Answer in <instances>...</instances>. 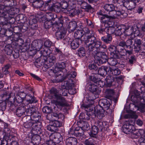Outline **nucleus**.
<instances>
[{"mask_svg": "<svg viewBox=\"0 0 145 145\" xmlns=\"http://www.w3.org/2000/svg\"><path fill=\"white\" fill-rule=\"evenodd\" d=\"M90 103L92 104L91 106L88 107L86 105H83L82 106L85 107L86 111H89V114L90 115L92 114L94 117L96 116L99 119H102L104 116V110L102 109L101 110L99 106H95L93 100H90Z\"/></svg>", "mask_w": 145, "mask_h": 145, "instance_id": "f257e3e1", "label": "nucleus"}, {"mask_svg": "<svg viewBox=\"0 0 145 145\" xmlns=\"http://www.w3.org/2000/svg\"><path fill=\"white\" fill-rule=\"evenodd\" d=\"M89 32L91 35L88 36L86 39H85L84 41L85 43L87 44V45L88 46L89 50L92 51L95 48H99L101 45V42L97 41L95 43V38L94 36V32L92 31H90Z\"/></svg>", "mask_w": 145, "mask_h": 145, "instance_id": "f03ea898", "label": "nucleus"}, {"mask_svg": "<svg viewBox=\"0 0 145 145\" xmlns=\"http://www.w3.org/2000/svg\"><path fill=\"white\" fill-rule=\"evenodd\" d=\"M104 9L109 12V17L112 19L115 18L118 16L121 15L123 13V11H120L117 9L113 4H106L104 7Z\"/></svg>", "mask_w": 145, "mask_h": 145, "instance_id": "7ed1b4c3", "label": "nucleus"}, {"mask_svg": "<svg viewBox=\"0 0 145 145\" xmlns=\"http://www.w3.org/2000/svg\"><path fill=\"white\" fill-rule=\"evenodd\" d=\"M126 31L124 32L125 37H130V38L133 39L136 37L138 36L140 34L139 28L137 25H134L130 28L129 26L126 27Z\"/></svg>", "mask_w": 145, "mask_h": 145, "instance_id": "20e7f679", "label": "nucleus"}, {"mask_svg": "<svg viewBox=\"0 0 145 145\" xmlns=\"http://www.w3.org/2000/svg\"><path fill=\"white\" fill-rule=\"evenodd\" d=\"M2 1L3 0H0V10H2V11H0V16L7 19L9 14H13V13L11 12H12L13 9L10 6H5L2 4Z\"/></svg>", "mask_w": 145, "mask_h": 145, "instance_id": "39448f33", "label": "nucleus"}, {"mask_svg": "<svg viewBox=\"0 0 145 145\" xmlns=\"http://www.w3.org/2000/svg\"><path fill=\"white\" fill-rule=\"evenodd\" d=\"M61 94H59L55 90V105L58 108L65 105L66 101L64 98L61 96Z\"/></svg>", "mask_w": 145, "mask_h": 145, "instance_id": "423d86ee", "label": "nucleus"}, {"mask_svg": "<svg viewBox=\"0 0 145 145\" xmlns=\"http://www.w3.org/2000/svg\"><path fill=\"white\" fill-rule=\"evenodd\" d=\"M72 80H69L68 81H65L62 83V89L60 90V92H62V95L64 96H66L67 95L68 89L70 88L71 84V82Z\"/></svg>", "mask_w": 145, "mask_h": 145, "instance_id": "0eeeda50", "label": "nucleus"}, {"mask_svg": "<svg viewBox=\"0 0 145 145\" xmlns=\"http://www.w3.org/2000/svg\"><path fill=\"white\" fill-rule=\"evenodd\" d=\"M93 82V84L90 83L88 85V89L90 91L93 93L95 94L96 97H98V95L101 91V88H99L97 84H95V82Z\"/></svg>", "mask_w": 145, "mask_h": 145, "instance_id": "6e6552de", "label": "nucleus"}, {"mask_svg": "<svg viewBox=\"0 0 145 145\" xmlns=\"http://www.w3.org/2000/svg\"><path fill=\"white\" fill-rule=\"evenodd\" d=\"M123 132L126 134H130L135 130V127L132 125L130 124L127 122L123 125L122 127Z\"/></svg>", "mask_w": 145, "mask_h": 145, "instance_id": "1a4fd4ad", "label": "nucleus"}, {"mask_svg": "<svg viewBox=\"0 0 145 145\" xmlns=\"http://www.w3.org/2000/svg\"><path fill=\"white\" fill-rule=\"evenodd\" d=\"M99 106L105 110L108 109L110 105V103L109 101L105 99H101L99 102Z\"/></svg>", "mask_w": 145, "mask_h": 145, "instance_id": "9d476101", "label": "nucleus"}, {"mask_svg": "<svg viewBox=\"0 0 145 145\" xmlns=\"http://www.w3.org/2000/svg\"><path fill=\"white\" fill-rule=\"evenodd\" d=\"M63 116V115L60 113L57 112L55 114V127H59L61 126L62 124L61 121Z\"/></svg>", "mask_w": 145, "mask_h": 145, "instance_id": "9b49d317", "label": "nucleus"}, {"mask_svg": "<svg viewBox=\"0 0 145 145\" xmlns=\"http://www.w3.org/2000/svg\"><path fill=\"white\" fill-rule=\"evenodd\" d=\"M109 71H111V69L110 67L105 66H102L99 68L98 70V74L103 76H105L107 72H109Z\"/></svg>", "mask_w": 145, "mask_h": 145, "instance_id": "f8f14e48", "label": "nucleus"}, {"mask_svg": "<svg viewBox=\"0 0 145 145\" xmlns=\"http://www.w3.org/2000/svg\"><path fill=\"white\" fill-rule=\"evenodd\" d=\"M115 28L112 26L106 27L105 29L102 28L100 30H98L100 33H102L104 31L105 32L107 35H110L114 33Z\"/></svg>", "mask_w": 145, "mask_h": 145, "instance_id": "ddd939ff", "label": "nucleus"}, {"mask_svg": "<svg viewBox=\"0 0 145 145\" xmlns=\"http://www.w3.org/2000/svg\"><path fill=\"white\" fill-rule=\"evenodd\" d=\"M43 46V42L42 40L38 39L33 42L31 44V46L33 47V49L39 50L42 48Z\"/></svg>", "mask_w": 145, "mask_h": 145, "instance_id": "4468645a", "label": "nucleus"}, {"mask_svg": "<svg viewBox=\"0 0 145 145\" xmlns=\"http://www.w3.org/2000/svg\"><path fill=\"white\" fill-rule=\"evenodd\" d=\"M97 55V56H100L98 61L101 64H103L106 63L107 61H108V58L105 54L104 52H100Z\"/></svg>", "mask_w": 145, "mask_h": 145, "instance_id": "2eb2a0df", "label": "nucleus"}, {"mask_svg": "<svg viewBox=\"0 0 145 145\" xmlns=\"http://www.w3.org/2000/svg\"><path fill=\"white\" fill-rule=\"evenodd\" d=\"M126 26L124 25L119 26L115 30L114 33L116 35H120L126 31Z\"/></svg>", "mask_w": 145, "mask_h": 145, "instance_id": "dca6fc26", "label": "nucleus"}, {"mask_svg": "<svg viewBox=\"0 0 145 145\" xmlns=\"http://www.w3.org/2000/svg\"><path fill=\"white\" fill-rule=\"evenodd\" d=\"M91 80L93 82H95V84H96L99 88L103 87L105 85V82L96 78L95 76H91Z\"/></svg>", "mask_w": 145, "mask_h": 145, "instance_id": "f3484780", "label": "nucleus"}, {"mask_svg": "<svg viewBox=\"0 0 145 145\" xmlns=\"http://www.w3.org/2000/svg\"><path fill=\"white\" fill-rule=\"evenodd\" d=\"M85 32L83 30H78L75 31L74 34V36L75 38L80 39L81 37H84V41L85 39H86V38L88 36L84 35Z\"/></svg>", "mask_w": 145, "mask_h": 145, "instance_id": "a211bd4d", "label": "nucleus"}, {"mask_svg": "<svg viewBox=\"0 0 145 145\" xmlns=\"http://www.w3.org/2000/svg\"><path fill=\"white\" fill-rule=\"evenodd\" d=\"M45 7H48L47 9L51 11H54V3L53 0H49L46 2L44 4Z\"/></svg>", "mask_w": 145, "mask_h": 145, "instance_id": "6ab92c4d", "label": "nucleus"}, {"mask_svg": "<svg viewBox=\"0 0 145 145\" xmlns=\"http://www.w3.org/2000/svg\"><path fill=\"white\" fill-rule=\"evenodd\" d=\"M66 32L65 29L63 27H61L59 31L56 33V36L57 39H61L65 35Z\"/></svg>", "mask_w": 145, "mask_h": 145, "instance_id": "aec40b11", "label": "nucleus"}, {"mask_svg": "<svg viewBox=\"0 0 145 145\" xmlns=\"http://www.w3.org/2000/svg\"><path fill=\"white\" fill-rule=\"evenodd\" d=\"M140 82L141 84L144 87L145 89V82L144 81H140ZM135 93L140 95V97H142V99H141V102L142 103L144 102H145V90L144 92L142 91L141 93H139V92L137 90H136L135 91ZM142 104L145 105V103H143Z\"/></svg>", "mask_w": 145, "mask_h": 145, "instance_id": "412c9836", "label": "nucleus"}, {"mask_svg": "<svg viewBox=\"0 0 145 145\" xmlns=\"http://www.w3.org/2000/svg\"><path fill=\"white\" fill-rule=\"evenodd\" d=\"M81 41L80 39L75 38L71 42V48L73 49H76L79 45V43Z\"/></svg>", "mask_w": 145, "mask_h": 145, "instance_id": "4be33fe9", "label": "nucleus"}, {"mask_svg": "<svg viewBox=\"0 0 145 145\" xmlns=\"http://www.w3.org/2000/svg\"><path fill=\"white\" fill-rule=\"evenodd\" d=\"M4 132L5 133V137H6V139L8 140L10 139V140H11V138H14L15 137L13 136L12 135H10V129L8 128H6L5 127L4 128L3 130Z\"/></svg>", "mask_w": 145, "mask_h": 145, "instance_id": "5701e85b", "label": "nucleus"}, {"mask_svg": "<svg viewBox=\"0 0 145 145\" xmlns=\"http://www.w3.org/2000/svg\"><path fill=\"white\" fill-rule=\"evenodd\" d=\"M66 142L67 145H76L77 141L75 138L70 137L67 139Z\"/></svg>", "mask_w": 145, "mask_h": 145, "instance_id": "b1692460", "label": "nucleus"}, {"mask_svg": "<svg viewBox=\"0 0 145 145\" xmlns=\"http://www.w3.org/2000/svg\"><path fill=\"white\" fill-rule=\"evenodd\" d=\"M32 129L34 130H39L41 129L42 125L41 122L38 121H34L33 123Z\"/></svg>", "mask_w": 145, "mask_h": 145, "instance_id": "393cba45", "label": "nucleus"}, {"mask_svg": "<svg viewBox=\"0 0 145 145\" xmlns=\"http://www.w3.org/2000/svg\"><path fill=\"white\" fill-rule=\"evenodd\" d=\"M114 93V90L111 89H107L105 92V94L106 97L111 99H112Z\"/></svg>", "mask_w": 145, "mask_h": 145, "instance_id": "a878e982", "label": "nucleus"}, {"mask_svg": "<svg viewBox=\"0 0 145 145\" xmlns=\"http://www.w3.org/2000/svg\"><path fill=\"white\" fill-rule=\"evenodd\" d=\"M24 114H25V108L24 107L21 106L17 109L16 114L18 116H21Z\"/></svg>", "mask_w": 145, "mask_h": 145, "instance_id": "bb28decb", "label": "nucleus"}, {"mask_svg": "<svg viewBox=\"0 0 145 145\" xmlns=\"http://www.w3.org/2000/svg\"><path fill=\"white\" fill-rule=\"evenodd\" d=\"M113 81V77L112 76H106L105 79V85L107 87H110L112 85V83Z\"/></svg>", "mask_w": 145, "mask_h": 145, "instance_id": "cd10ccee", "label": "nucleus"}, {"mask_svg": "<svg viewBox=\"0 0 145 145\" xmlns=\"http://www.w3.org/2000/svg\"><path fill=\"white\" fill-rule=\"evenodd\" d=\"M44 4L43 1L41 0H35L32 5L35 8H40L42 7Z\"/></svg>", "mask_w": 145, "mask_h": 145, "instance_id": "c85d7f7f", "label": "nucleus"}, {"mask_svg": "<svg viewBox=\"0 0 145 145\" xmlns=\"http://www.w3.org/2000/svg\"><path fill=\"white\" fill-rule=\"evenodd\" d=\"M54 22L53 20H50L48 21H47L44 22V26L45 28L47 29H49L52 27H54Z\"/></svg>", "mask_w": 145, "mask_h": 145, "instance_id": "c756f323", "label": "nucleus"}, {"mask_svg": "<svg viewBox=\"0 0 145 145\" xmlns=\"http://www.w3.org/2000/svg\"><path fill=\"white\" fill-rule=\"evenodd\" d=\"M107 124L106 122H103L101 120L98 121L95 123V124L97 125L101 130H103Z\"/></svg>", "mask_w": 145, "mask_h": 145, "instance_id": "7c9ffc66", "label": "nucleus"}, {"mask_svg": "<svg viewBox=\"0 0 145 145\" xmlns=\"http://www.w3.org/2000/svg\"><path fill=\"white\" fill-rule=\"evenodd\" d=\"M77 24L75 22H73L70 23L68 27V30L69 31H73L76 28Z\"/></svg>", "mask_w": 145, "mask_h": 145, "instance_id": "2f4dec72", "label": "nucleus"}, {"mask_svg": "<svg viewBox=\"0 0 145 145\" xmlns=\"http://www.w3.org/2000/svg\"><path fill=\"white\" fill-rule=\"evenodd\" d=\"M40 118V113L36 111L35 113H34L30 118H32L33 121H38Z\"/></svg>", "mask_w": 145, "mask_h": 145, "instance_id": "473e14b6", "label": "nucleus"}, {"mask_svg": "<svg viewBox=\"0 0 145 145\" xmlns=\"http://www.w3.org/2000/svg\"><path fill=\"white\" fill-rule=\"evenodd\" d=\"M28 119V121L24 122V127L26 128H32L33 123L34 122V121H33L32 119Z\"/></svg>", "mask_w": 145, "mask_h": 145, "instance_id": "72a5a7b5", "label": "nucleus"}, {"mask_svg": "<svg viewBox=\"0 0 145 145\" xmlns=\"http://www.w3.org/2000/svg\"><path fill=\"white\" fill-rule=\"evenodd\" d=\"M50 140L46 141V145H54V133H52L50 136Z\"/></svg>", "mask_w": 145, "mask_h": 145, "instance_id": "f704fd0d", "label": "nucleus"}, {"mask_svg": "<svg viewBox=\"0 0 145 145\" xmlns=\"http://www.w3.org/2000/svg\"><path fill=\"white\" fill-rule=\"evenodd\" d=\"M115 56L116 55L114 54L113 57H111L108 59V62L110 65L114 66L117 64V61L115 58Z\"/></svg>", "mask_w": 145, "mask_h": 145, "instance_id": "c9c22d12", "label": "nucleus"}, {"mask_svg": "<svg viewBox=\"0 0 145 145\" xmlns=\"http://www.w3.org/2000/svg\"><path fill=\"white\" fill-rule=\"evenodd\" d=\"M111 69V71H109V73L112 74L114 75H117L119 74L120 73V71L117 68H115V67H113L112 68L110 67Z\"/></svg>", "mask_w": 145, "mask_h": 145, "instance_id": "e433bc0d", "label": "nucleus"}, {"mask_svg": "<svg viewBox=\"0 0 145 145\" xmlns=\"http://www.w3.org/2000/svg\"><path fill=\"white\" fill-rule=\"evenodd\" d=\"M101 40L106 43H109L112 40V37L110 35H107L106 37H102Z\"/></svg>", "mask_w": 145, "mask_h": 145, "instance_id": "4c0bfd02", "label": "nucleus"}, {"mask_svg": "<svg viewBox=\"0 0 145 145\" xmlns=\"http://www.w3.org/2000/svg\"><path fill=\"white\" fill-rule=\"evenodd\" d=\"M4 50L6 54L10 55L12 52V48L10 45H7L5 47Z\"/></svg>", "mask_w": 145, "mask_h": 145, "instance_id": "58836bf2", "label": "nucleus"}, {"mask_svg": "<svg viewBox=\"0 0 145 145\" xmlns=\"http://www.w3.org/2000/svg\"><path fill=\"white\" fill-rule=\"evenodd\" d=\"M99 14L101 16L100 17V19L102 22H103V24H104L106 21H107L108 20L106 19L108 18L112 19L109 17V15H103L102 13L99 12Z\"/></svg>", "mask_w": 145, "mask_h": 145, "instance_id": "ea45409f", "label": "nucleus"}, {"mask_svg": "<svg viewBox=\"0 0 145 145\" xmlns=\"http://www.w3.org/2000/svg\"><path fill=\"white\" fill-rule=\"evenodd\" d=\"M37 22V20L34 18V17L31 16L30 18L29 21V25H33V26L36 27V24Z\"/></svg>", "mask_w": 145, "mask_h": 145, "instance_id": "a19ab883", "label": "nucleus"}, {"mask_svg": "<svg viewBox=\"0 0 145 145\" xmlns=\"http://www.w3.org/2000/svg\"><path fill=\"white\" fill-rule=\"evenodd\" d=\"M23 98V97H21L18 95L17 94L16 95L14 99V101L16 103H18L17 105L22 103L24 100Z\"/></svg>", "mask_w": 145, "mask_h": 145, "instance_id": "79ce46f5", "label": "nucleus"}, {"mask_svg": "<svg viewBox=\"0 0 145 145\" xmlns=\"http://www.w3.org/2000/svg\"><path fill=\"white\" fill-rule=\"evenodd\" d=\"M28 96L30 98L26 101L27 103H25L27 105L29 103L31 104L32 103H36L37 102V101L36 100L35 98V97L32 96L30 94Z\"/></svg>", "mask_w": 145, "mask_h": 145, "instance_id": "37998d69", "label": "nucleus"}, {"mask_svg": "<svg viewBox=\"0 0 145 145\" xmlns=\"http://www.w3.org/2000/svg\"><path fill=\"white\" fill-rule=\"evenodd\" d=\"M59 6L57 5H55V8L56 7L57 8L61 7L62 8L65 9L67 8L68 7L67 3L64 1L59 3Z\"/></svg>", "mask_w": 145, "mask_h": 145, "instance_id": "c03bdc74", "label": "nucleus"}, {"mask_svg": "<svg viewBox=\"0 0 145 145\" xmlns=\"http://www.w3.org/2000/svg\"><path fill=\"white\" fill-rule=\"evenodd\" d=\"M65 63L62 62L61 63L57 64L56 66L55 67V71L59 69L58 71H61V69H63L65 67Z\"/></svg>", "mask_w": 145, "mask_h": 145, "instance_id": "a18cd8bd", "label": "nucleus"}, {"mask_svg": "<svg viewBox=\"0 0 145 145\" xmlns=\"http://www.w3.org/2000/svg\"><path fill=\"white\" fill-rule=\"evenodd\" d=\"M99 131L98 127L96 125H93L91 127V133L92 135H96Z\"/></svg>", "mask_w": 145, "mask_h": 145, "instance_id": "49530a36", "label": "nucleus"}, {"mask_svg": "<svg viewBox=\"0 0 145 145\" xmlns=\"http://www.w3.org/2000/svg\"><path fill=\"white\" fill-rule=\"evenodd\" d=\"M82 125L81 129L83 131H88L89 129V125L88 123L86 122H83Z\"/></svg>", "mask_w": 145, "mask_h": 145, "instance_id": "de8ad7c7", "label": "nucleus"}, {"mask_svg": "<svg viewBox=\"0 0 145 145\" xmlns=\"http://www.w3.org/2000/svg\"><path fill=\"white\" fill-rule=\"evenodd\" d=\"M52 51L51 50V48H50L49 49L47 48L44 50L42 52V54L44 56L46 57L51 54L52 53Z\"/></svg>", "mask_w": 145, "mask_h": 145, "instance_id": "09e8293b", "label": "nucleus"}, {"mask_svg": "<svg viewBox=\"0 0 145 145\" xmlns=\"http://www.w3.org/2000/svg\"><path fill=\"white\" fill-rule=\"evenodd\" d=\"M78 54L79 56L82 57L85 56L86 53L84 49L83 48H80L78 50Z\"/></svg>", "mask_w": 145, "mask_h": 145, "instance_id": "8fccbe9b", "label": "nucleus"}, {"mask_svg": "<svg viewBox=\"0 0 145 145\" xmlns=\"http://www.w3.org/2000/svg\"><path fill=\"white\" fill-rule=\"evenodd\" d=\"M42 110L44 113L46 114L50 113L51 112V109L50 108L47 106L43 107Z\"/></svg>", "mask_w": 145, "mask_h": 145, "instance_id": "3c124183", "label": "nucleus"}, {"mask_svg": "<svg viewBox=\"0 0 145 145\" xmlns=\"http://www.w3.org/2000/svg\"><path fill=\"white\" fill-rule=\"evenodd\" d=\"M55 135H56V137H55V139L56 141L57 140V142L56 141V143H58L61 142V140L62 139V137L60 134L58 133H55Z\"/></svg>", "mask_w": 145, "mask_h": 145, "instance_id": "603ef678", "label": "nucleus"}, {"mask_svg": "<svg viewBox=\"0 0 145 145\" xmlns=\"http://www.w3.org/2000/svg\"><path fill=\"white\" fill-rule=\"evenodd\" d=\"M122 1V3L123 4H124L125 3H129L130 2H132L133 3L135 7H133L134 8L135 7V6L136 5L137 3H138L139 0H121Z\"/></svg>", "mask_w": 145, "mask_h": 145, "instance_id": "864d4df0", "label": "nucleus"}, {"mask_svg": "<svg viewBox=\"0 0 145 145\" xmlns=\"http://www.w3.org/2000/svg\"><path fill=\"white\" fill-rule=\"evenodd\" d=\"M137 133H138V130H136L135 129V130L133 132H131L130 134H131V136L132 138H137L138 137H140V136L138 135Z\"/></svg>", "mask_w": 145, "mask_h": 145, "instance_id": "5fc2aeb1", "label": "nucleus"}, {"mask_svg": "<svg viewBox=\"0 0 145 145\" xmlns=\"http://www.w3.org/2000/svg\"><path fill=\"white\" fill-rule=\"evenodd\" d=\"M90 101H88V102L87 103H88V105L87 104H82L81 106L82 107V108H83L86 111L88 112L87 114V115H88V116H89V117H90V116H91V115H92L93 116L92 114L90 115L89 114V111H86V109H85V107H84L82 106V105H86L87 107H88L89 106H91L92 104H91V103H90ZM94 118V116L91 117V118Z\"/></svg>", "mask_w": 145, "mask_h": 145, "instance_id": "6e6d98bb", "label": "nucleus"}, {"mask_svg": "<svg viewBox=\"0 0 145 145\" xmlns=\"http://www.w3.org/2000/svg\"><path fill=\"white\" fill-rule=\"evenodd\" d=\"M7 104L5 102L0 103V110L3 111L5 110Z\"/></svg>", "mask_w": 145, "mask_h": 145, "instance_id": "4d7b16f0", "label": "nucleus"}, {"mask_svg": "<svg viewBox=\"0 0 145 145\" xmlns=\"http://www.w3.org/2000/svg\"><path fill=\"white\" fill-rule=\"evenodd\" d=\"M84 0H70V2L72 3V4H77L80 5L82 3Z\"/></svg>", "mask_w": 145, "mask_h": 145, "instance_id": "13d9d810", "label": "nucleus"}, {"mask_svg": "<svg viewBox=\"0 0 145 145\" xmlns=\"http://www.w3.org/2000/svg\"><path fill=\"white\" fill-rule=\"evenodd\" d=\"M114 24V22L112 21H106L104 24H102V25H104L105 27H106L112 26Z\"/></svg>", "mask_w": 145, "mask_h": 145, "instance_id": "bf43d9fd", "label": "nucleus"}, {"mask_svg": "<svg viewBox=\"0 0 145 145\" xmlns=\"http://www.w3.org/2000/svg\"><path fill=\"white\" fill-rule=\"evenodd\" d=\"M93 140L91 138L86 140L84 142V144L86 145H92V141Z\"/></svg>", "mask_w": 145, "mask_h": 145, "instance_id": "052dcab7", "label": "nucleus"}, {"mask_svg": "<svg viewBox=\"0 0 145 145\" xmlns=\"http://www.w3.org/2000/svg\"><path fill=\"white\" fill-rule=\"evenodd\" d=\"M89 68L90 70H96L97 69V67L96 65L93 64L89 65Z\"/></svg>", "mask_w": 145, "mask_h": 145, "instance_id": "680f3d73", "label": "nucleus"}, {"mask_svg": "<svg viewBox=\"0 0 145 145\" xmlns=\"http://www.w3.org/2000/svg\"><path fill=\"white\" fill-rule=\"evenodd\" d=\"M47 129L52 132H54V126L52 125H48L47 127ZM54 133V132L52 133Z\"/></svg>", "mask_w": 145, "mask_h": 145, "instance_id": "e2e57ef3", "label": "nucleus"}, {"mask_svg": "<svg viewBox=\"0 0 145 145\" xmlns=\"http://www.w3.org/2000/svg\"><path fill=\"white\" fill-rule=\"evenodd\" d=\"M25 115L29 116L28 119L29 118H30L29 116H31V110H30V108L27 109L26 111H25Z\"/></svg>", "mask_w": 145, "mask_h": 145, "instance_id": "0e129e2a", "label": "nucleus"}, {"mask_svg": "<svg viewBox=\"0 0 145 145\" xmlns=\"http://www.w3.org/2000/svg\"><path fill=\"white\" fill-rule=\"evenodd\" d=\"M131 39H132L131 38V39H129L126 41V42L125 43L127 47H129L130 48V46L132 44L133 42L132 41Z\"/></svg>", "mask_w": 145, "mask_h": 145, "instance_id": "69168bd1", "label": "nucleus"}, {"mask_svg": "<svg viewBox=\"0 0 145 145\" xmlns=\"http://www.w3.org/2000/svg\"><path fill=\"white\" fill-rule=\"evenodd\" d=\"M51 42L49 40H47L44 43V46L46 47L50 46L51 45Z\"/></svg>", "mask_w": 145, "mask_h": 145, "instance_id": "338daca9", "label": "nucleus"}, {"mask_svg": "<svg viewBox=\"0 0 145 145\" xmlns=\"http://www.w3.org/2000/svg\"><path fill=\"white\" fill-rule=\"evenodd\" d=\"M138 133L137 134L138 136H140L141 135H144L145 133L144 130L143 129H140L138 130Z\"/></svg>", "mask_w": 145, "mask_h": 145, "instance_id": "774afa93", "label": "nucleus"}]
</instances>
